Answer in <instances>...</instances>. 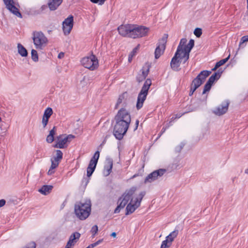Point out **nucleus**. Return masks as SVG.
<instances>
[{"mask_svg": "<svg viewBox=\"0 0 248 248\" xmlns=\"http://www.w3.org/2000/svg\"><path fill=\"white\" fill-rule=\"evenodd\" d=\"M51 165L50 168H51V169H55L56 168L60 163L57 161L53 160V159H51Z\"/></svg>", "mask_w": 248, "mask_h": 248, "instance_id": "58836bf2", "label": "nucleus"}, {"mask_svg": "<svg viewBox=\"0 0 248 248\" xmlns=\"http://www.w3.org/2000/svg\"><path fill=\"white\" fill-rule=\"evenodd\" d=\"M187 56L188 55L186 56V55L185 54H183L182 56H180V59L181 60V62H183V63H185L189 58V56H188V57Z\"/></svg>", "mask_w": 248, "mask_h": 248, "instance_id": "ea45409f", "label": "nucleus"}, {"mask_svg": "<svg viewBox=\"0 0 248 248\" xmlns=\"http://www.w3.org/2000/svg\"><path fill=\"white\" fill-rule=\"evenodd\" d=\"M178 231L174 230L170 232L167 236H166V239H167L168 241L171 244L174 238H176L178 235Z\"/></svg>", "mask_w": 248, "mask_h": 248, "instance_id": "bb28decb", "label": "nucleus"}, {"mask_svg": "<svg viewBox=\"0 0 248 248\" xmlns=\"http://www.w3.org/2000/svg\"><path fill=\"white\" fill-rule=\"evenodd\" d=\"M53 188L51 185H43L38 189V192L43 195H47L51 192Z\"/></svg>", "mask_w": 248, "mask_h": 248, "instance_id": "412c9836", "label": "nucleus"}, {"mask_svg": "<svg viewBox=\"0 0 248 248\" xmlns=\"http://www.w3.org/2000/svg\"><path fill=\"white\" fill-rule=\"evenodd\" d=\"M247 41H248V35L244 36L241 38L240 44H242Z\"/></svg>", "mask_w": 248, "mask_h": 248, "instance_id": "3c124183", "label": "nucleus"}, {"mask_svg": "<svg viewBox=\"0 0 248 248\" xmlns=\"http://www.w3.org/2000/svg\"><path fill=\"white\" fill-rule=\"evenodd\" d=\"M90 1L93 3H99L100 5L101 0H90Z\"/></svg>", "mask_w": 248, "mask_h": 248, "instance_id": "680f3d73", "label": "nucleus"}, {"mask_svg": "<svg viewBox=\"0 0 248 248\" xmlns=\"http://www.w3.org/2000/svg\"><path fill=\"white\" fill-rule=\"evenodd\" d=\"M31 59L34 62L38 61V55L36 50L32 49L31 51Z\"/></svg>", "mask_w": 248, "mask_h": 248, "instance_id": "473e14b6", "label": "nucleus"}, {"mask_svg": "<svg viewBox=\"0 0 248 248\" xmlns=\"http://www.w3.org/2000/svg\"><path fill=\"white\" fill-rule=\"evenodd\" d=\"M48 119H47V118H45L44 117H43L42 124H43L44 127H45L46 126V125H47L48 121Z\"/></svg>", "mask_w": 248, "mask_h": 248, "instance_id": "8fccbe9b", "label": "nucleus"}, {"mask_svg": "<svg viewBox=\"0 0 248 248\" xmlns=\"http://www.w3.org/2000/svg\"><path fill=\"white\" fill-rule=\"evenodd\" d=\"M110 236L112 237H115L116 236V233L115 232H113L110 234Z\"/></svg>", "mask_w": 248, "mask_h": 248, "instance_id": "338daca9", "label": "nucleus"}, {"mask_svg": "<svg viewBox=\"0 0 248 248\" xmlns=\"http://www.w3.org/2000/svg\"><path fill=\"white\" fill-rule=\"evenodd\" d=\"M230 55H229L227 58L222 59L217 62L215 65V66L214 68H213L212 70V71H215L216 69H217L218 67L220 66L223 65L224 64H225L229 59Z\"/></svg>", "mask_w": 248, "mask_h": 248, "instance_id": "c756f323", "label": "nucleus"}, {"mask_svg": "<svg viewBox=\"0 0 248 248\" xmlns=\"http://www.w3.org/2000/svg\"><path fill=\"white\" fill-rule=\"evenodd\" d=\"M103 239H100V240L97 241L96 242H95V243L91 244L90 246H91V248H93L96 247V246L98 245L99 244H100L101 242H103Z\"/></svg>", "mask_w": 248, "mask_h": 248, "instance_id": "09e8293b", "label": "nucleus"}, {"mask_svg": "<svg viewBox=\"0 0 248 248\" xmlns=\"http://www.w3.org/2000/svg\"><path fill=\"white\" fill-rule=\"evenodd\" d=\"M74 17L72 15L69 16L62 22V30L65 35H68L73 27Z\"/></svg>", "mask_w": 248, "mask_h": 248, "instance_id": "ddd939ff", "label": "nucleus"}, {"mask_svg": "<svg viewBox=\"0 0 248 248\" xmlns=\"http://www.w3.org/2000/svg\"><path fill=\"white\" fill-rule=\"evenodd\" d=\"M139 120H137L136 122V127H135L134 130H136L138 128V127L139 125Z\"/></svg>", "mask_w": 248, "mask_h": 248, "instance_id": "69168bd1", "label": "nucleus"}, {"mask_svg": "<svg viewBox=\"0 0 248 248\" xmlns=\"http://www.w3.org/2000/svg\"><path fill=\"white\" fill-rule=\"evenodd\" d=\"M196 90L193 89V87L190 86V90L189 93V96H191Z\"/></svg>", "mask_w": 248, "mask_h": 248, "instance_id": "6e6d98bb", "label": "nucleus"}, {"mask_svg": "<svg viewBox=\"0 0 248 248\" xmlns=\"http://www.w3.org/2000/svg\"><path fill=\"white\" fill-rule=\"evenodd\" d=\"M64 56V53L63 52H61L58 55V58L61 59Z\"/></svg>", "mask_w": 248, "mask_h": 248, "instance_id": "0e129e2a", "label": "nucleus"}, {"mask_svg": "<svg viewBox=\"0 0 248 248\" xmlns=\"http://www.w3.org/2000/svg\"><path fill=\"white\" fill-rule=\"evenodd\" d=\"M194 46V41L193 39H190L189 41L188 44L185 46L184 48H183V52H181V53H183V54H186L187 56H189V53L192 49V48Z\"/></svg>", "mask_w": 248, "mask_h": 248, "instance_id": "aec40b11", "label": "nucleus"}, {"mask_svg": "<svg viewBox=\"0 0 248 248\" xmlns=\"http://www.w3.org/2000/svg\"><path fill=\"white\" fill-rule=\"evenodd\" d=\"M131 24L122 25L118 28L119 33L124 36L129 37Z\"/></svg>", "mask_w": 248, "mask_h": 248, "instance_id": "2eb2a0df", "label": "nucleus"}, {"mask_svg": "<svg viewBox=\"0 0 248 248\" xmlns=\"http://www.w3.org/2000/svg\"><path fill=\"white\" fill-rule=\"evenodd\" d=\"M100 153L98 151H97L94 154L93 156L90 161V162L96 165L98 162V160L99 157Z\"/></svg>", "mask_w": 248, "mask_h": 248, "instance_id": "7c9ffc66", "label": "nucleus"}, {"mask_svg": "<svg viewBox=\"0 0 248 248\" xmlns=\"http://www.w3.org/2000/svg\"><path fill=\"white\" fill-rule=\"evenodd\" d=\"M53 113L52 109L51 108H47L45 110L43 117L49 119Z\"/></svg>", "mask_w": 248, "mask_h": 248, "instance_id": "2f4dec72", "label": "nucleus"}, {"mask_svg": "<svg viewBox=\"0 0 248 248\" xmlns=\"http://www.w3.org/2000/svg\"><path fill=\"white\" fill-rule=\"evenodd\" d=\"M98 232V227L97 225H94L92 227L91 232L93 236H94Z\"/></svg>", "mask_w": 248, "mask_h": 248, "instance_id": "c03bdc74", "label": "nucleus"}, {"mask_svg": "<svg viewBox=\"0 0 248 248\" xmlns=\"http://www.w3.org/2000/svg\"><path fill=\"white\" fill-rule=\"evenodd\" d=\"M61 0H50L48 3V7L50 10H55L62 3Z\"/></svg>", "mask_w": 248, "mask_h": 248, "instance_id": "4be33fe9", "label": "nucleus"}, {"mask_svg": "<svg viewBox=\"0 0 248 248\" xmlns=\"http://www.w3.org/2000/svg\"><path fill=\"white\" fill-rule=\"evenodd\" d=\"M80 237V234L78 232H75L72 233L69 238L68 242H70V243L73 244V245L77 242V240L79 239Z\"/></svg>", "mask_w": 248, "mask_h": 248, "instance_id": "393cba45", "label": "nucleus"}, {"mask_svg": "<svg viewBox=\"0 0 248 248\" xmlns=\"http://www.w3.org/2000/svg\"><path fill=\"white\" fill-rule=\"evenodd\" d=\"M138 176V174H134V175H133L131 178H130V179H134V178L136 177L137 176Z\"/></svg>", "mask_w": 248, "mask_h": 248, "instance_id": "774afa93", "label": "nucleus"}, {"mask_svg": "<svg viewBox=\"0 0 248 248\" xmlns=\"http://www.w3.org/2000/svg\"><path fill=\"white\" fill-rule=\"evenodd\" d=\"M55 172V170H54V169H51V168H50V169H49L48 172H47V174L48 175H52V174H53Z\"/></svg>", "mask_w": 248, "mask_h": 248, "instance_id": "5fc2aeb1", "label": "nucleus"}, {"mask_svg": "<svg viewBox=\"0 0 248 248\" xmlns=\"http://www.w3.org/2000/svg\"><path fill=\"white\" fill-rule=\"evenodd\" d=\"M75 213L80 220L87 218L91 211V202L86 200L83 202H77L75 205Z\"/></svg>", "mask_w": 248, "mask_h": 248, "instance_id": "f03ea898", "label": "nucleus"}, {"mask_svg": "<svg viewBox=\"0 0 248 248\" xmlns=\"http://www.w3.org/2000/svg\"><path fill=\"white\" fill-rule=\"evenodd\" d=\"M3 1L5 5V7H7L10 4H15L14 0H3Z\"/></svg>", "mask_w": 248, "mask_h": 248, "instance_id": "a18cd8bd", "label": "nucleus"}, {"mask_svg": "<svg viewBox=\"0 0 248 248\" xmlns=\"http://www.w3.org/2000/svg\"><path fill=\"white\" fill-rule=\"evenodd\" d=\"M90 177H84L82 180V184L86 186L90 181Z\"/></svg>", "mask_w": 248, "mask_h": 248, "instance_id": "a19ab883", "label": "nucleus"}, {"mask_svg": "<svg viewBox=\"0 0 248 248\" xmlns=\"http://www.w3.org/2000/svg\"><path fill=\"white\" fill-rule=\"evenodd\" d=\"M75 138L72 134L68 135H60L57 137L56 143L53 145L54 148L63 149L66 148L69 143Z\"/></svg>", "mask_w": 248, "mask_h": 248, "instance_id": "0eeeda50", "label": "nucleus"}, {"mask_svg": "<svg viewBox=\"0 0 248 248\" xmlns=\"http://www.w3.org/2000/svg\"><path fill=\"white\" fill-rule=\"evenodd\" d=\"M145 194V192L142 191L141 192L138 197L135 199L133 198L131 199L130 202L127 204L126 207V215L133 213L136 209L140 206V202Z\"/></svg>", "mask_w": 248, "mask_h": 248, "instance_id": "423d86ee", "label": "nucleus"}, {"mask_svg": "<svg viewBox=\"0 0 248 248\" xmlns=\"http://www.w3.org/2000/svg\"><path fill=\"white\" fill-rule=\"evenodd\" d=\"M142 73L141 75L143 76L144 77L146 78L148 76L149 72V68L147 67V68H145L144 67L141 69Z\"/></svg>", "mask_w": 248, "mask_h": 248, "instance_id": "4c0bfd02", "label": "nucleus"}, {"mask_svg": "<svg viewBox=\"0 0 248 248\" xmlns=\"http://www.w3.org/2000/svg\"><path fill=\"white\" fill-rule=\"evenodd\" d=\"M137 48H135L133 51L128 55V62H131L133 57L135 55V53L136 52Z\"/></svg>", "mask_w": 248, "mask_h": 248, "instance_id": "79ce46f5", "label": "nucleus"}, {"mask_svg": "<svg viewBox=\"0 0 248 248\" xmlns=\"http://www.w3.org/2000/svg\"><path fill=\"white\" fill-rule=\"evenodd\" d=\"M11 13L15 15L17 17L22 18L21 13L19 11L18 9L16 7L15 4H10L6 7Z\"/></svg>", "mask_w": 248, "mask_h": 248, "instance_id": "a211bd4d", "label": "nucleus"}, {"mask_svg": "<svg viewBox=\"0 0 248 248\" xmlns=\"http://www.w3.org/2000/svg\"><path fill=\"white\" fill-rule=\"evenodd\" d=\"M229 104L228 102L222 103L215 109L214 113L219 116L224 114L228 110Z\"/></svg>", "mask_w": 248, "mask_h": 248, "instance_id": "dca6fc26", "label": "nucleus"}, {"mask_svg": "<svg viewBox=\"0 0 248 248\" xmlns=\"http://www.w3.org/2000/svg\"><path fill=\"white\" fill-rule=\"evenodd\" d=\"M136 78H137V80L138 82H141L142 81H143L146 78L144 77L143 76L141 75V74H139L137 76Z\"/></svg>", "mask_w": 248, "mask_h": 248, "instance_id": "49530a36", "label": "nucleus"}, {"mask_svg": "<svg viewBox=\"0 0 248 248\" xmlns=\"http://www.w3.org/2000/svg\"><path fill=\"white\" fill-rule=\"evenodd\" d=\"M32 40L35 48L42 50L46 46L48 40L45 34L41 31H35L32 33Z\"/></svg>", "mask_w": 248, "mask_h": 248, "instance_id": "20e7f679", "label": "nucleus"}, {"mask_svg": "<svg viewBox=\"0 0 248 248\" xmlns=\"http://www.w3.org/2000/svg\"><path fill=\"white\" fill-rule=\"evenodd\" d=\"M81 62L84 67L91 70L95 69L98 66V60L94 55L82 58Z\"/></svg>", "mask_w": 248, "mask_h": 248, "instance_id": "6e6552de", "label": "nucleus"}, {"mask_svg": "<svg viewBox=\"0 0 248 248\" xmlns=\"http://www.w3.org/2000/svg\"><path fill=\"white\" fill-rule=\"evenodd\" d=\"M167 38L168 35L165 34L161 39L159 41L158 45L156 47L155 52V59H158L163 53L166 48Z\"/></svg>", "mask_w": 248, "mask_h": 248, "instance_id": "9d476101", "label": "nucleus"}, {"mask_svg": "<svg viewBox=\"0 0 248 248\" xmlns=\"http://www.w3.org/2000/svg\"><path fill=\"white\" fill-rule=\"evenodd\" d=\"M107 164L104 166L103 174L105 176H108L111 172L113 166V160L110 158L106 159Z\"/></svg>", "mask_w": 248, "mask_h": 248, "instance_id": "f3484780", "label": "nucleus"}, {"mask_svg": "<svg viewBox=\"0 0 248 248\" xmlns=\"http://www.w3.org/2000/svg\"><path fill=\"white\" fill-rule=\"evenodd\" d=\"M194 34L197 37H200L202 34V30L201 29L197 28H196L194 31Z\"/></svg>", "mask_w": 248, "mask_h": 248, "instance_id": "c9c22d12", "label": "nucleus"}, {"mask_svg": "<svg viewBox=\"0 0 248 248\" xmlns=\"http://www.w3.org/2000/svg\"><path fill=\"white\" fill-rule=\"evenodd\" d=\"M137 189L136 186H133L128 190L126 191L118 201V206L114 210V213H119L121 210L123 209L131 200L132 196Z\"/></svg>", "mask_w": 248, "mask_h": 248, "instance_id": "7ed1b4c3", "label": "nucleus"}, {"mask_svg": "<svg viewBox=\"0 0 248 248\" xmlns=\"http://www.w3.org/2000/svg\"><path fill=\"white\" fill-rule=\"evenodd\" d=\"M151 84H152L151 80L150 78H147L145 80V81L141 88V90L140 93L148 94V92L149 89Z\"/></svg>", "mask_w": 248, "mask_h": 248, "instance_id": "5701e85b", "label": "nucleus"}, {"mask_svg": "<svg viewBox=\"0 0 248 248\" xmlns=\"http://www.w3.org/2000/svg\"><path fill=\"white\" fill-rule=\"evenodd\" d=\"M149 31V29L143 26L131 25L129 37L137 38L146 36Z\"/></svg>", "mask_w": 248, "mask_h": 248, "instance_id": "39448f33", "label": "nucleus"}, {"mask_svg": "<svg viewBox=\"0 0 248 248\" xmlns=\"http://www.w3.org/2000/svg\"><path fill=\"white\" fill-rule=\"evenodd\" d=\"M171 243H170L167 239L163 241L160 248H168L170 247Z\"/></svg>", "mask_w": 248, "mask_h": 248, "instance_id": "f704fd0d", "label": "nucleus"}, {"mask_svg": "<svg viewBox=\"0 0 248 248\" xmlns=\"http://www.w3.org/2000/svg\"><path fill=\"white\" fill-rule=\"evenodd\" d=\"M62 152L60 150H57L56 151V155H55L51 159H53V160L60 163L61 160L62 159Z\"/></svg>", "mask_w": 248, "mask_h": 248, "instance_id": "c85d7f7f", "label": "nucleus"}, {"mask_svg": "<svg viewBox=\"0 0 248 248\" xmlns=\"http://www.w3.org/2000/svg\"><path fill=\"white\" fill-rule=\"evenodd\" d=\"M186 112H184L183 114H177L175 115V116H173L171 118V120H174L175 119H177V118H180L183 114H184L185 113H186Z\"/></svg>", "mask_w": 248, "mask_h": 248, "instance_id": "603ef678", "label": "nucleus"}, {"mask_svg": "<svg viewBox=\"0 0 248 248\" xmlns=\"http://www.w3.org/2000/svg\"><path fill=\"white\" fill-rule=\"evenodd\" d=\"M113 134L118 140H121L125 135L131 122V116L125 108H122L115 117Z\"/></svg>", "mask_w": 248, "mask_h": 248, "instance_id": "f257e3e1", "label": "nucleus"}, {"mask_svg": "<svg viewBox=\"0 0 248 248\" xmlns=\"http://www.w3.org/2000/svg\"><path fill=\"white\" fill-rule=\"evenodd\" d=\"M147 94L140 93H139L137 99L136 107L138 109H140L143 106V102L146 98Z\"/></svg>", "mask_w": 248, "mask_h": 248, "instance_id": "6ab92c4d", "label": "nucleus"}, {"mask_svg": "<svg viewBox=\"0 0 248 248\" xmlns=\"http://www.w3.org/2000/svg\"><path fill=\"white\" fill-rule=\"evenodd\" d=\"M211 71L203 70L192 80L190 86L197 90L205 81L206 78L210 75Z\"/></svg>", "mask_w": 248, "mask_h": 248, "instance_id": "1a4fd4ad", "label": "nucleus"}, {"mask_svg": "<svg viewBox=\"0 0 248 248\" xmlns=\"http://www.w3.org/2000/svg\"><path fill=\"white\" fill-rule=\"evenodd\" d=\"M124 99V96L123 94L120 95V96L117 101V103L115 105V109H117L118 108L119 105L122 103V101Z\"/></svg>", "mask_w": 248, "mask_h": 248, "instance_id": "e433bc0d", "label": "nucleus"}, {"mask_svg": "<svg viewBox=\"0 0 248 248\" xmlns=\"http://www.w3.org/2000/svg\"><path fill=\"white\" fill-rule=\"evenodd\" d=\"M219 70H220L218 71V72L215 73L209 78L208 81L204 86L203 90L202 93V94H204L206 93V92H209L215 81L217 80L220 78L222 72L219 73Z\"/></svg>", "mask_w": 248, "mask_h": 248, "instance_id": "9b49d317", "label": "nucleus"}, {"mask_svg": "<svg viewBox=\"0 0 248 248\" xmlns=\"http://www.w3.org/2000/svg\"><path fill=\"white\" fill-rule=\"evenodd\" d=\"M22 248H36V244L34 242H31L28 243L26 247Z\"/></svg>", "mask_w": 248, "mask_h": 248, "instance_id": "37998d69", "label": "nucleus"}, {"mask_svg": "<svg viewBox=\"0 0 248 248\" xmlns=\"http://www.w3.org/2000/svg\"><path fill=\"white\" fill-rule=\"evenodd\" d=\"M187 40L186 38H182L181 39L179 45H178L177 48L178 49L179 48L180 49V53L181 52H183V46L184 45H185V44L186 43Z\"/></svg>", "mask_w": 248, "mask_h": 248, "instance_id": "72a5a7b5", "label": "nucleus"}, {"mask_svg": "<svg viewBox=\"0 0 248 248\" xmlns=\"http://www.w3.org/2000/svg\"><path fill=\"white\" fill-rule=\"evenodd\" d=\"M73 246H74L73 244L70 243V242H67L66 245V246L69 247L70 248H71L72 247H73Z\"/></svg>", "mask_w": 248, "mask_h": 248, "instance_id": "e2e57ef3", "label": "nucleus"}, {"mask_svg": "<svg viewBox=\"0 0 248 248\" xmlns=\"http://www.w3.org/2000/svg\"><path fill=\"white\" fill-rule=\"evenodd\" d=\"M96 165H95L94 164L89 162V165L87 169V176L88 177H90L92 176L96 168Z\"/></svg>", "mask_w": 248, "mask_h": 248, "instance_id": "a878e982", "label": "nucleus"}, {"mask_svg": "<svg viewBox=\"0 0 248 248\" xmlns=\"http://www.w3.org/2000/svg\"><path fill=\"white\" fill-rule=\"evenodd\" d=\"M180 53L179 48L177 49L176 51L170 62V67L171 68L175 71H178L180 70L179 68L181 64Z\"/></svg>", "mask_w": 248, "mask_h": 248, "instance_id": "4468645a", "label": "nucleus"}, {"mask_svg": "<svg viewBox=\"0 0 248 248\" xmlns=\"http://www.w3.org/2000/svg\"><path fill=\"white\" fill-rule=\"evenodd\" d=\"M184 146V144H183V143H181L178 146L176 147L175 149V151L177 153L180 152L182 150V149L183 148Z\"/></svg>", "mask_w": 248, "mask_h": 248, "instance_id": "de8ad7c7", "label": "nucleus"}, {"mask_svg": "<svg viewBox=\"0 0 248 248\" xmlns=\"http://www.w3.org/2000/svg\"><path fill=\"white\" fill-rule=\"evenodd\" d=\"M173 120H172L171 119V121L170 122H169V123H167L166 125H165V127H167V129L168 128L170 125H172V124H171V122L173 121Z\"/></svg>", "mask_w": 248, "mask_h": 248, "instance_id": "052dcab7", "label": "nucleus"}, {"mask_svg": "<svg viewBox=\"0 0 248 248\" xmlns=\"http://www.w3.org/2000/svg\"><path fill=\"white\" fill-rule=\"evenodd\" d=\"M173 120H172L171 119V121L170 122H169V123H167L166 125H165V127H167V129L168 128L170 125H172V124H171V122L173 121Z\"/></svg>", "mask_w": 248, "mask_h": 248, "instance_id": "bf43d9fd", "label": "nucleus"}, {"mask_svg": "<svg viewBox=\"0 0 248 248\" xmlns=\"http://www.w3.org/2000/svg\"><path fill=\"white\" fill-rule=\"evenodd\" d=\"M166 172V170L164 169H160L152 172L148 174L145 179L144 182L151 183L155 180H157Z\"/></svg>", "mask_w": 248, "mask_h": 248, "instance_id": "f8f14e48", "label": "nucleus"}, {"mask_svg": "<svg viewBox=\"0 0 248 248\" xmlns=\"http://www.w3.org/2000/svg\"><path fill=\"white\" fill-rule=\"evenodd\" d=\"M5 201L3 199L0 200V207L3 206L5 204Z\"/></svg>", "mask_w": 248, "mask_h": 248, "instance_id": "4d7b16f0", "label": "nucleus"}, {"mask_svg": "<svg viewBox=\"0 0 248 248\" xmlns=\"http://www.w3.org/2000/svg\"><path fill=\"white\" fill-rule=\"evenodd\" d=\"M166 129H167V127H165V126H164V127H163L162 128V130H161V132H160V133H159V137H160V136H161V135L162 134H163V133H164L165 132V131L166 130Z\"/></svg>", "mask_w": 248, "mask_h": 248, "instance_id": "13d9d810", "label": "nucleus"}, {"mask_svg": "<svg viewBox=\"0 0 248 248\" xmlns=\"http://www.w3.org/2000/svg\"><path fill=\"white\" fill-rule=\"evenodd\" d=\"M56 127L54 126L53 129L49 131V135L47 136L46 140L48 143H51L54 141V136L55 134Z\"/></svg>", "mask_w": 248, "mask_h": 248, "instance_id": "cd10ccee", "label": "nucleus"}, {"mask_svg": "<svg viewBox=\"0 0 248 248\" xmlns=\"http://www.w3.org/2000/svg\"><path fill=\"white\" fill-rule=\"evenodd\" d=\"M47 8V5H43L41 6V7L40 8V9H39V12H43V11L45 10Z\"/></svg>", "mask_w": 248, "mask_h": 248, "instance_id": "864d4df0", "label": "nucleus"}, {"mask_svg": "<svg viewBox=\"0 0 248 248\" xmlns=\"http://www.w3.org/2000/svg\"><path fill=\"white\" fill-rule=\"evenodd\" d=\"M18 53L22 57H27L28 56V51L25 47L20 43L17 44Z\"/></svg>", "mask_w": 248, "mask_h": 248, "instance_id": "b1692460", "label": "nucleus"}]
</instances>
